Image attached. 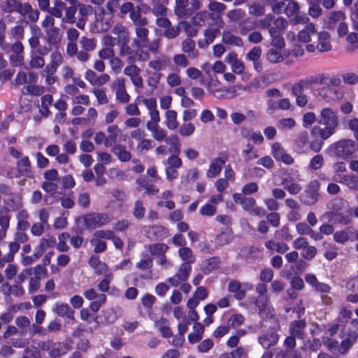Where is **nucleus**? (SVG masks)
I'll use <instances>...</instances> for the list:
<instances>
[{
	"label": "nucleus",
	"instance_id": "nucleus-1",
	"mask_svg": "<svg viewBox=\"0 0 358 358\" xmlns=\"http://www.w3.org/2000/svg\"><path fill=\"white\" fill-rule=\"evenodd\" d=\"M129 33L126 28L122 25L113 27V47L117 46L121 56L127 57V62L132 64L136 61L145 62L149 59L150 53L143 50V48H137L134 52L128 45Z\"/></svg>",
	"mask_w": 358,
	"mask_h": 358
},
{
	"label": "nucleus",
	"instance_id": "nucleus-2",
	"mask_svg": "<svg viewBox=\"0 0 358 358\" xmlns=\"http://www.w3.org/2000/svg\"><path fill=\"white\" fill-rule=\"evenodd\" d=\"M317 120L324 127H313L311 129V134L314 137H320L322 141L327 140L334 134L339 124L337 110L329 107L321 109Z\"/></svg>",
	"mask_w": 358,
	"mask_h": 358
},
{
	"label": "nucleus",
	"instance_id": "nucleus-3",
	"mask_svg": "<svg viewBox=\"0 0 358 358\" xmlns=\"http://www.w3.org/2000/svg\"><path fill=\"white\" fill-rule=\"evenodd\" d=\"M357 149V144L352 140L343 139L331 146L334 154L339 158L345 159L351 157Z\"/></svg>",
	"mask_w": 358,
	"mask_h": 358
},
{
	"label": "nucleus",
	"instance_id": "nucleus-4",
	"mask_svg": "<svg viewBox=\"0 0 358 358\" xmlns=\"http://www.w3.org/2000/svg\"><path fill=\"white\" fill-rule=\"evenodd\" d=\"M320 183L317 180H313L308 182L304 192L300 194V201L306 206L315 205L319 199Z\"/></svg>",
	"mask_w": 358,
	"mask_h": 358
},
{
	"label": "nucleus",
	"instance_id": "nucleus-5",
	"mask_svg": "<svg viewBox=\"0 0 358 358\" xmlns=\"http://www.w3.org/2000/svg\"><path fill=\"white\" fill-rule=\"evenodd\" d=\"M147 19H142L137 21L138 26L136 27V38L134 39V44L136 48H146L148 46L149 30L144 26L147 24Z\"/></svg>",
	"mask_w": 358,
	"mask_h": 358
},
{
	"label": "nucleus",
	"instance_id": "nucleus-6",
	"mask_svg": "<svg viewBox=\"0 0 358 358\" xmlns=\"http://www.w3.org/2000/svg\"><path fill=\"white\" fill-rule=\"evenodd\" d=\"M338 87L324 85L317 90L318 95L327 102L340 99L343 96V92Z\"/></svg>",
	"mask_w": 358,
	"mask_h": 358
},
{
	"label": "nucleus",
	"instance_id": "nucleus-7",
	"mask_svg": "<svg viewBox=\"0 0 358 358\" xmlns=\"http://www.w3.org/2000/svg\"><path fill=\"white\" fill-rule=\"evenodd\" d=\"M253 285L248 282L241 283L237 280H231L228 285V290L234 294L237 300H242L245 296L248 290H252Z\"/></svg>",
	"mask_w": 358,
	"mask_h": 358
},
{
	"label": "nucleus",
	"instance_id": "nucleus-8",
	"mask_svg": "<svg viewBox=\"0 0 358 358\" xmlns=\"http://www.w3.org/2000/svg\"><path fill=\"white\" fill-rule=\"evenodd\" d=\"M80 219L84 222L86 227L90 229L101 227L108 221L106 215L100 213L88 214Z\"/></svg>",
	"mask_w": 358,
	"mask_h": 358
},
{
	"label": "nucleus",
	"instance_id": "nucleus-9",
	"mask_svg": "<svg viewBox=\"0 0 358 358\" xmlns=\"http://www.w3.org/2000/svg\"><path fill=\"white\" fill-rule=\"evenodd\" d=\"M308 83L316 85L339 86L341 84V79L334 75L329 76L324 73H320L314 76H311L308 80Z\"/></svg>",
	"mask_w": 358,
	"mask_h": 358
},
{
	"label": "nucleus",
	"instance_id": "nucleus-10",
	"mask_svg": "<svg viewBox=\"0 0 358 358\" xmlns=\"http://www.w3.org/2000/svg\"><path fill=\"white\" fill-rule=\"evenodd\" d=\"M200 83L208 89V91L210 94H213L217 99L224 98L227 95V92L228 90L227 87L213 89V87L216 86L219 83L217 80H214L213 78H211L210 80H208L202 78L200 80Z\"/></svg>",
	"mask_w": 358,
	"mask_h": 358
},
{
	"label": "nucleus",
	"instance_id": "nucleus-11",
	"mask_svg": "<svg viewBox=\"0 0 358 358\" xmlns=\"http://www.w3.org/2000/svg\"><path fill=\"white\" fill-rule=\"evenodd\" d=\"M256 306L259 309V314L261 317L266 318L273 317L274 310L270 306L268 300L266 296H259L256 299Z\"/></svg>",
	"mask_w": 358,
	"mask_h": 358
},
{
	"label": "nucleus",
	"instance_id": "nucleus-12",
	"mask_svg": "<svg viewBox=\"0 0 358 358\" xmlns=\"http://www.w3.org/2000/svg\"><path fill=\"white\" fill-rule=\"evenodd\" d=\"M142 103L148 110L150 120L147 123H154L160 122V116L159 110L157 109V101L154 98L143 99Z\"/></svg>",
	"mask_w": 358,
	"mask_h": 358
},
{
	"label": "nucleus",
	"instance_id": "nucleus-13",
	"mask_svg": "<svg viewBox=\"0 0 358 358\" xmlns=\"http://www.w3.org/2000/svg\"><path fill=\"white\" fill-rule=\"evenodd\" d=\"M241 206L251 215L263 217L266 215L265 210L262 207L257 206L256 201L252 197H246Z\"/></svg>",
	"mask_w": 358,
	"mask_h": 358
},
{
	"label": "nucleus",
	"instance_id": "nucleus-14",
	"mask_svg": "<svg viewBox=\"0 0 358 358\" xmlns=\"http://www.w3.org/2000/svg\"><path fill=\"white\" fill-rule=\"evenodd\" d=\"M63 61L62 54L57 50H54L50 55V61L46 65L45 72L55 73L57 68L63 63Z\"/></svg>",
	"mask_w": 358,
	"mask_h": 358
},
{
	"label": "nucleus",
	"instance_id": "nucleus-15",
	"mask_svg": "<svg viewBox=\"0 0 358 358\" xmlns=\"http://www.w3.org/2000/svg\"><path fill=\"white\" fill-rule=\"evenodd\" d=\"M215 27L209 28L206 29L204 32V38L206 45H208L210 43H212L217 35L219 33L220 29L222 27L223 24L222 19L220 16H217L214 18Z\"/></svg>",
	"mask_w": 358,
	"mask_h": 358
},
{
	"label": "nucleus",
	"instance_id": "nucleus-16",
	"mask_svg": "<svg viewBox=\"0 0 358 358\" xmlns=\"http://www.w3.org/2000/svg\"><path fill=\"white\" fill-rule=\"evenodd\" d=\"M287 56L285 49L271 48L266 53V59L271 64L280 63Z\"/></svg>",
	"mask_w": 358,
	"mask_h": 358
},
{
	"label": "nucleus",
	"instance_id": "nucleus-17",
	"mask_svg": "<svg viewBox=\"0 0 358 358\" xmlns=\"http://www.w3.org/2000/svg\"><path fill=\"white\" fill-rule=\"evenodd\" d=\"M317 50L320 52H328L331 50L330 35L327 31L317 33Z\"/></svg>",
	"mask_w": 358,
	"mask_h": 358
},
{
	"label": "nucleus",
	"instance_id": "nucleus-18",
	"mask_svg": "<svg viewBox=\"0 0 358 358\" xmlns=\"http://www.w3.org/2000/svg\"><path fill=\"white\" fill-rule=\"evenodd\" d=\"M279 336L274 331H270L266 334L260 336L258 338L259 343L264 348L268 349L277 344Z\"/></svg>",
	"mask_w": 358,
	"mask_h": 358
},
{
	"label": "nucleus",
	"instance_id": "nucleus-19",
	"mask_svg": "<svg viewBox=\"0 0 358 358\" xmlns=\"http://www.w3.org/2000/svg\"><path fill=\"white\" fill-rule=\"evenodd\" d=\"M317 30L313 23H308L305 27L298 32V41L301 43H309L311 41V36L315 35Z\"/></svg>",
	"mask_w": 358,
	"mask_h": 358
},
{
	"label": "nucleus",
	"instance_id": "nucleus-20",
	"mask_svg": "<svg viewBox=\"0 0 358 358\" xmlns=\"http://www.w3.org/2000/svg\"><path fill=\"white\" fill-rule=\"evenodd\" d=\"M288 22L282 17H274L273 24L268 29L270 35L282 34L284 30L287 27Z\"/></svg>",
	"mask_w": 358,
	"mask_h": 358
},
{
	"label": "nucleus",
	"instance_id": "nucleus-21",
	"mask_svg": "<svg viewBox=\"0 0 358 358\" xmlns=\"http://www.w3.org/2000/svg\"><path fill=\"white\" fill-rule=\"evenodd\" d=\"M224 164L225 160L220 157L214 159L209 166L206 176L208 178H213L217 176L221 172L222 167Z\"/></svg>",
	"mask_w": 358,
	"mask_h": 358
},
{
	"label": "nucleus",
	"instance_id": "nucleus-22",
	"mask_svg": "<svg viewBox=\"0 0 358 358\" xmlns=\"http://www.w3.org/2000/svg\"><path fill=\"white\" fill-rule=\"evenodd\" d=\"M306 323L304 320L293 321L289 324V334L297 338L302 339L303 338V331L306 327Z\"/></svg>",
	"mask_w": 358,
	"mask_h": 358
},
{
	"label": "nucleus",
	"instance_id": "nucleus-23",
	"mask_svg": "<svg viewBox=\"0 0 358 358\" xmlns=\"http://www.w3.org/2000/svg\"><path fill=\"white\" fill-rule=\"evenodd\" d=\"M146 127L151 132L153 138L157 141H162L166 139V131L159 127V122L156 124L147 123Z\"/></svg>",
	"mask_w": 358,
	"mask_h": 358
},
{
	"label": "nucleus",
	"instance_id": "nucleus-24",
	"mask_svg": "<svg viewBox=\"0 0 358 358\" xmlns=\"http://www.w3.org/2000/svg\"><path fill=\"white\" fill-rule=\"evenodd\" d=\"M196 45L194 40L186 38L182 43V50L187 54L190 59H194L198 57L199 52L196 50Z\"/></svg>",
	"mask_w": 358,
	"mask_h": 358
},
{
	"label": "nucleus",
	"instance_id": "nucleus-25",
	"mask_svg": "<svg viewBox=\"0 0 358 358\" xmlns=\"http://www.w3.org/2000/svg\"><path fill=\"white\" fill-rule=\"evenodd\" d=\"M155 327L160 331L164 338H171L173 336V333L169 327V322L166 319L161 317L155 320Z\"/></svg>",
	"mask_w": 358,
	"mask_h": 358
},
{
	"label": "nucleus",
	"instance_id": "nucleus-26",
	"mask_svg": "<svg viewBox=\"0 0 358 358\" xmlns=\"http://www.w3.org/2000/svg\"><path fill=\"white\" fill-rule=\"evenodd\" d=\"M103 16L96 13V26L102 31H107L111 27L110 13H103Z\"/></svg>",
	"mask_w": 358,
	"mask_h": 358
},
{
	"label": "nucleus",
	"instance_id": "nucleus-27",
	"mask_svg": "<svg viewBox=\"0 0 358 358\" xmlns=\"http://www.w3.org/2000/svg\"><path fill=\"white\" fill-rule=\"evenodd\" d=\"M335 181L344 184L352 189H358V177L355 176H339L338 179L335 178Z\"/></svg>",
	"mask_w": 358,
	"mask_h": 358
},
{
	"label": "nucleus",
	"instance_id": "nucleus-28",
	"mask_svg": "<svg viewBox=\"0 0 358 358\" xmlns=\"http://www.w3.org/2000/svg\"><path fill=\"white\" fill-rule=\"evenodd\" d=\"M178 114L174 110H167L165 113V124L170 130H175L178 127Z\"/></svg>",
	"mask_w": 358,
	"mask_h": 358
},
{
	"label": "nucleus",
	"instance_id": "nucleus-29",
	"mask_svg": "<svg viewBox=\"0 0 358 358\" xmlns=\"http://www.w3.org/2000/svg\"><path fill=\"white\" fill-rule=\"evenodd\" d=\"M117 100L124 103L129 102L130 96L126 92L125 87L124 86V79H118L117 80Z\"/></svg>",
	"mask_w": 358,
	"mask_h": 358
},
{
	"label": "nucleus",
	"instance_id": "nucleus-30",
	"mask_svg": "<svg viewBox=\"0 0 358 358\" xmlns=\"http://www.w3.org/2000/svg\"><path fill=\"white\" fill-rule=\"evenodd\" d=\"M222 41L224 43L230 45L237 47H241L243 45L242 39L239 36H235L231 31H228L223 32Z\"/></svg>",
	"mask_w": 358,
	"mask_h": 358
},
{
	"label": "nucleus",
	"instance_id": "nucleus-31",
	"mask_svg": "<svg viewBox=\"0 0 358 358\" xmlns=\"http://www.w3.org/2000/svg\"><path fill=\"white\" fill-rule=\"evenodd\" d=\"M103 41L106 47L99 52V56L102 59H109L110 63H112V37L106 35L103 38Z\"/></svg>",
	"mask_w": 358,
	"mask_h": 358
},
{
	"label": "nucleus",
	"instance_id": "nucleus-32",
	"mask_svg": "<svg viewBox=\"0 0 358 358\" xmlns=\"http://www.w3.org/2000/svg\"><path fill=\"white\" fill-rule=\"evenodd\" d=\"M266 248L271 251H274L280 254H284L289 250V246L285 243H279L273 240L268 241L265 243Z\"/></svg>",
	"mask_w": 358,
	"mask_h": 358
},
{
	"label": "nucleus",
	"instance_id": "nucleus-33",
	"mask_svg": "<svg viewBox=\"0 0 358 358\" xmlns=\"http://www.w3.org/2000/svg\"><path fill=\"white\" fill-rule=\"evenodd\" d=\"M324 217H327L329 221L334 218L335 222L344 225L350 222L349 215L340 213L328 212L324 215Z\"/></svg>",
	"mask_w": 358,
	"mask_h": 358
},
{
	"label": "nucleus",
	"instance_id": "nucleus-34",
	"mask_svg": "<svg viewBox=\"0 0 358 358\" xmlns=\"http://www.w3.org/2000/svg\"><path fill=\"white\" fill-rule=\"evenodd\" d=\"M233 239L231 230L229 227L224 228L221 233L217 236L216 241L220 245L229 244Z\"/></svg>",
	"mask_w": 358,
	"mask_h": 358
},
{
	"label": "nucleus",
	"instance_id": "nucleus-35",
	"mask_svg": "<svg viewBox=\"0 0 358 358\" xmlns=\"http://www.w3.org/2000/svg\"><path fill=\"white\" fill-rule=\"evenodd\" d=\"M169 62V57L162 55L155 59L150 61L149 66L156 71H160L165 67L166 64Z\"/></svg>",
	"mask_w": 358,
	"mask_h": 358
},
{
	"label": "nucleus",
	"instance_id": "nucleus-36",
	"mask_svg": "<svg viewBox=\"0 0 358 358\" xmlns=\"http://www.w3.org/2000/svg\"><path fill=\"white\" fill-rule=\"evenodd\" d=\"M211 17L213 20L215 17L213 14L209 13L208 11H200L196 13L191 19V22L196 26H203L205 24L206 20Z\"/></svg>",
	"mask_w": 358,
	"mask_h": 358
},
{
	"label": "nucleus",
	"instance_id": "nucleus-37",
	"mask_svg": "<svg viewBox=\"0 0 358 358\" xmlns=\"http://www.w3.org/2000/svg\"><path fill=\"white\" fill-rule=\"evenodd\" d=\"M178 255L183 261V263H187L188 265H191L195 262V257L193 255L192 250L189 248H181L178 250Z\"/></svg>",
	"mask_w": 358,
	"mask_h": 358
},
{
	"label": "nucleus",
	"instance_id": "nucleus-38",
	"mask_svg": "<svg viewBox=\"0 0 358 358\" xmlns=\"http://www.w3.org/2000/svg\"><path fill=\"white\" fill-rule=\"evenodd\" d=\"M53 310L59 316H67L71 319L73 317V312L66 303H56Z\"/></svg>",
	"mask_w": 358,
	"mask_h": 358
},
{
	"label": "nucleus",
	"instance_id": "nucleus-39",
	"mask_svg": "<svg viewBox=\"0 0 358 358\" xmlns=\"http://www.w3.org/2000/svg\"><path fill=\"white\" fill-rule=\"evenodd\" d=\"M56 243V240L54 237L50 236L47 239L43 238L41 241L40 245L37 249V254L36 258H38L41 256L42 253L49 248L52 247Z\"/></svg>",
	"mask_w": 358,
	"mask_h": 358
},
{
	"label": "nucleus",
	"instance_id": "nucleus-40",
	"mask_svg": "<svg viewBox=\"0 0 358 358\" xmlns=\"http://www.w3.org/2000/svg\"><path fill=\"white\" fill-rule=\"evenodd\" d=\"M282 185L284 188L292 195H296L299 194L302 189L301 185L293 182L289 179H284L282 181Z\"/></svg>",
	"mask_w": 358,
	"mask_h": 358
},
{
	"label": "nucleus",
	"instance_id": "nucleus-41",
	"mask_svg": "<svg viewBox=\"0 0 358 358\" xmlns=\"http://www.w3.org/2000/svg\"><path fill=\"white\" fill-rule=\"evenodd\" d=\"M54 6L48 10L49 13L56 17L61 18L63 15V10L65 8V3L62 0H52Z\"/></svg>",
	"mask_w": 358,
	"mask_h": 358
},
{
	"label": "nucleus",
	"instance_id": "nucleus-42",
	"mask_svg": "<svg viewBox=\"0 0 358 358\" xmlns=\"http://www.w3.org/2000/svg\"><path fill=\"white\" fill-rule=\"evenodd\" d=\"M47 34L48 42L49 43H57L60 41L61 35L59 29L57 27H53L45 29Z\"/></svg>",
	"mask_w": 358,
	"mask_h": 358
},
{
	"label": "nucleus",
	"instance_id": "nucleus-43",
	"mask_svg": "<svg viewBox=\"0 0 358 358\" xmlns=\"http://www.w3.org/2000/svg\"><path fill=\"white\" fill-rule=\"evenodd\" d=\"M242 156L246 162L258 157V155L254 151V146L250 143H248L242 150Z\"/></svg>",
	"mask_w": 358,
	"mask_h": 358
},
{
	"label": "nucleus",
	"instance_id": "nucleus-44",
	"mask_svg": "<svg viewBox=\"0 0 358 358\" xmlns=\"http://www.w3.org/2000/svg\"><path fill=\"white\" fill-rule=\"evenodd\" d=\"M168 248L169 247L164 243H156L149 246V251L152 255L158 257L165 254Z\"/></svg>",
	"mask_w": 358,
	"mask_h": 358
},
{
	"label": "nucleus",
	"instance_id": "nucleus-45",
	"mask_svg": "<svg viewBox=\"0 0 358 358\" xmlns=\"http://www.w3.org/2000/svg\"><path fill=\"white\" fill-rule=\"evenodd\" d=\"M192 271L191 265H188L187 263H182L176 273V275L179 278L182 282L186 281L189 275V273Z\"/></svg>",
	"mask_w": 358,
	"mask_h": 358
},
{
	"label": "nucleus",
	"instance_id": "nucleus-46",
	"mask_svg": "<svg viewBox=\"0 0 358 358\" xmlns=\"http://www.w3.org/2000/svg\"><path fill=\"white\" fill-rule=\"evenodd\" d=\"M348 229L349 228L343 230L336 231L334 234V241L338 243L344 244L345 243L350 240L351 238L349 235Z\"/></svg>",
	"mask_w": 358,
	"mask_h": 358
},
{
	"label": "nucleus",
	"instance_id": "nucleus-47",
	"mask_svg": "<svg viewBox=\"0 0 358 358\" xmlns=\"http://www.w3.org/2000/svg\"><path fill=\"white\" fill-rule=\"evenodd\" d=\"M155 143L151 139L143 138L140 141L136 146L137 150L143 154L146 153L150 149L153 148Z\"/></svg>",
	"mask_w": 358,
	"mask_h": 358
},
{
	"label": "nucleus",
	"instance_id": "nucleus-48",
	"mask_svg": "<svg viewBox=\"0 0 358 358\" xmlns=\"http://www.w3.org/2000/svg\"><path fill=\"white\" fill-rule=\"evenodd\" d=\"M49 353L52 357H59L66 352L65 345L61 343L52 344L48 349Z\"/></svg>",
	"mask_w": 358,
	"mask_h": 358
},
{
	"label": "nucleus",
	"instance_id": "nucleus-49",
	"mask_svg": "<svg viewBox=\"0 0 358 358\" xmlns=\"http://www.w3.org/2000/svg\"><path fill=\"white\" fill-rule=\"evenodd\" d=\"M76 10L77 8L76 6H71L66 8L65 10V16L62 18V22L69 24L74 23L76 22L75 15Z\"/></svg>",
	"mask_w": 358,
	"mask_h": 358
},
{
	"label": "nucleus",
	"instance_id": "nucleus-50",
	"mask_svg": "<svg viewBox=\"0 0 358 358\" xmlns=\"http://www.w3.org/2000/svg\"><path fill=\"white\" fill-rule=\"evenodd\" d=\"M188 0H176L175 13L179 17H185L187 14V5Z\"/></svg>",
	"mask_w": 358,
	"mask_h": 358
},
{
	"label": "nucleus",
	"instance_id": "nucleus-51",
	"mask_svg": "<svg viewBox=\"0 0 358 358\" xmlns=\"http://www.w3.org/2000/svg\"><path fill=\"white\" fill-rule=\"evenodd\" d=\"M220 263L218 257H211L207 259L203 265L202 270L204 273H209L211 271L218 266Z\"/></svg>",
	"mask_w": 358,
	"mask_h": 358
},
{
	"label": "nucleus",
	"instance_id": "nucleus-52",
	"mask_svg": "<svg viewBox=\"0 0 358 358\" xmlns=\"http://www.w3.org/2000/svg\"><path fill=\"white\" fill-rule=\"evenodd\" d=\"M324 164V157L322 155H315L310 161L308 169L311 171H317L322 168Z\"/></svg>",
	"mask_w": 358,
	"mask_h": 358
},
{
	"label": "nucleus",
	"instance_id": "nucleus-53",
	"mask_svg": "<svg viewBox=\"0 0 358 358\" xmlns=\"http://www.w3.org/2000/svg\"><path fill=\"white\" fill-rule=\"evenodd\" d=\"M165 0L162 1L153 2L152 13L157 17L166 16V8L164 5Z\"/></svg>",
	"mask_w": 358,
	"mask_h": 358
},
{
	"label": "nucleus",
	"instance_id": "nucleus-54",
	"mask_svg": "<svg viewBox=\"0 0 358 358\" xmlns=\"http://www.w3.org/2000/svg\"><path fill=\"white\" fill-rule=\"evenodd\" d=\"M31 55V59L30 61V66L32 68L38 69V68H41L44 66L45 61H44L43 58L41 56L37 55V52H36V50H32Z\"/></svg>",
	"mask_w": 358,
	"mask_h": 358
},
{
	"label": "nucleus",
	"instance_id": "nucleus-55",
	"mask_svg": "<svg viewBox=\"0 0 358 358\" xmlns=\"http://www.w3.org/2000/svg\"><path fill=\"white\" fill-rule=\"evenodd\" d=\"M245 317L240 313L233 314L228 320V326L232 328L241 326L244 323Z\"/></svg>",
	"mask_w": 358,
	"mask_h": 358
},
{
	"label": "nucleus",
	"instance_id": "nucleus-56",
	"mask_svg": "<svg viewBox=\"0 0 358 358\" xmlns=\"http://www.w3.org/2000/svg\"><path fill=\"white\" fill-rule=\"evenodd\" d=\"M145 208L143 206V202L137 200L134 203L133 215L138 220L142 219L145 216Z\"/></svg>",
	"mask_w": 358,
	"mask_h": 358
},
{
	"label": "nucleus",
	"instance_id": "nucleus-57",
	"mask_svg": "<svg viewBox=\"0 0 358 358\" xmlns=\"http://www.w3.org/2000/svg\"><path fill=\"white\" fill-rule=\"evenodd\" d=\"M94 141L96 143L104 145L105 147H110L112 145V139L110 136L106 137L103 132H98L95 137Z\"/></svg>",
	"mask_w": 358,
	"mask_h": 358
},
{
	"label": "nucleus",
	"instance_id": "nucleus-58",
	"mask_svg": "<svg viewBox=\"0 0 358 358\" xmlns=\"http://www.w3.org/2000/svg\"><path fill=\"white\" fill-rule=\"evenodd\" d=\"M264 80L262 78H255L248 85L247 87H245L244 90H247L249 92H253L259 88L264 87Z\"/></svg>",
	"mask_w": 358,
	"mask_h": 358
},
{
	"label": "nucleus",
	"instance_id": "nucleus-59",
	"mask_svg": "<svg viewBox=\"0 0 358 358\" xmlns=\"http://www.w3.org/2000/svg\"><path fill=\"white\" fill-rule=\"evenodd\" d=\"M69 238L70 235L68 233H62L59 236V243L57 246L58 250L62 252L68 250L69 246L67 245L66 242Z\"/></svg>",
	"mask_w": 358,
	"mask_h": 358
},
{
	"label": "nucleus",
	"instance_id": "nucleus-60",
	"mask_svg": "<svg viewBox=\"0 0 358 358\" xmlns=\"http://www.w3.org/2000/svg\"><path fill=\"white\" fill-rule=\"evenodd\" d=\"M113 153L118 157L122 162H127L131 158V154L129 151L122 148H113Z\"/></svg>",
	"mask_w": 358,
	"mask_h": 358
},
{
	"label": "nucleus",
	"instance_id": "nucleus-61",
	"mask_svg": "<svg viewBox=\"0 0 358 358\" xmlns=\"http://www.w3.org/2000/svg\"><path fill=\"white\" fill-rule=\"evenodd\" d=\"M214 346V342L210 338H207L201 341L197 346V350L199 352L206 353L209 352Z\"/></svg>",
	"mask_w": 358,
	"mask_h": 358
},
{
	"label": "nucleus",
	"instance_id": "nucleus-62",
	"mask_svg": "<svg viewBox=\"0 0 358 358\" xmlns=\"http://www.w3.org/2000/svg\"><path fill=\"white\" fill-rule=\"evenodd\" d=\"M272 38L271 45V48L285 49V43L282 34L270 35Z\"/></svg>",
	"mask_w": 358,
	"mask_h": 358
},
{
	"label": "nucleus",
	"instance_id": "nucleus-63",
	"mask_svg": "<svg viewBox=\"0 0 358 358\" xmlns=\"http://www.w3.org/2000/svg\"><path fill=\"white\" fill-rule=\"evenodd\" d=\"M296 124L293 118H282L278 122L279 129H292Z\"/></svg>",
	"mask_w": 358,
	"mask_h": 358
},
{
	"label": "nucleus",
	"instance_id": "nucleus-64",
	"mask_svg": "<svg viewBox=\"0 0 358 358\" xmlns=\"http://www.w3.org/2000/svg\"><path fill=\"white\" fill-rule=\"evenodd\" d=\"M179 27L178 26H172L171 24L166 28L164 32V36L169 39L175 38L179 35Z\"/></svg>",
	"mask_w": 358,
	"mask_h": 358
}]
</instances>
